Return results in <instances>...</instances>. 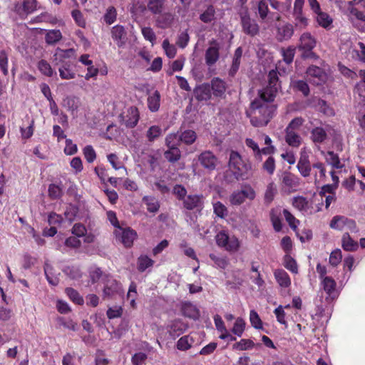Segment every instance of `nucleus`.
I'll return each instance as SVG.
<instances>
[{"label":"nucleus","instance_id":"f257e3e1","mask_svg":"<svg viewBox=\"0 0 365 365\" xmlns=\"http://www.w3.org/2000/svg\"><path fill=\"white\" fill-rule=\"evenodd\" d=\"M273 101L268 100L267 96L259 93V97L251 103L247 115L253 126L262 127L268 124L276 110V106L272 103Z\"/></svg>","mask_w":365,"mask_h":365},{"label":"nucleus","instance_id":"f03ea898","mask_svg":"<svg viewBox=\"0 0 365 365\" xmlns=\"http://www.w3.org/2000/svg\"><path fill=\"white\" fill-rule=\"evenodd\" d=\"M228 167L237 179L247 178L252 170L250 163L244 160L239 153L233 150L230 153Z\"/></svg>","mask_w":365,"mask_h":365},{"label":"nucleus","instance_id":"7ed1b4c3","mask_svg":"<svg viewBox=\"0 0 365 365\" xmlns=\"http://www.w3.org/2000/svg\"><path fill=\"white\" fill-rule=\"evenodd\" d=\"M216 244L218 247L230 252H236L240 247V242L235 235H229L224 230L219 232L215 236Z\"/></svg>","mask_w":365,"mask_h":365},{"label":"nucleus","instance_id":"20e7f679","mask_svg":"<svg viewBox=\"0 0 365 365\" xmlns=\"http://www.w3.org/2000/svg\"><path fill=\"white\" fill-rule=\"evenodd\" d=\"M305 0H294L292 11L294 26L298 29H306L309 24V19L304 12Z\"/></svg>","mask_w":365,"mask_h":365},{"label":"nucleus","instance_id":"39448f33","mask_svg":"<svg viewBox=\"0 0 365 365\" xmlns=\"http://www.w3.org/2000/svg\"><path fill=\"white\" fill-rule=\"evenodd\" d=\"M256 197L255 190L250 185H245L240 190L234 191L230 196V202L232 205H240L246 199L253 200Z\"/></svg>","mask_w":365,"mask_h":365},{"label":"nucleus","instance_id":"423d86ee","mask_svg":"<svg viewBox=\"0 0 365 365\" xmlns=\"http://www.w3.org/2000/svg\"><path fill=\"white\" fill-rule=\"evenodd\" d=\"M329 226L331 229L343 230L347 229L351 232H357L355 222L342 215H336L330 221Z\"/></svg>","mask_w":365,"mask_h":365},{"label":"nucleus","instance_id":"0eeeda50","mask_svg":"<svg viewBox=\"0 0 365 365\" xmlns=\"http://www.w3.org/2000/svg\"><path fill=\"white\" fill-rule=\"evenodd\" d=\"M197 160L201 166L208 170H215L218 164V159L216 155L210 150H205L197 155Z\"/></svg>","mask_w":365,"mask_h":365},{"label":"nucleus","instance_id":"6e6552de","mask_svg":"<svg viewBox=\"0 0 365 365\" xmlns=\"http://www.w3.org/2000/svg\"><path fill=\"white\" fill-rule=\"evenodd\" d=\"M268 81L269 86L259 93L267 96L268 100H274L279 88L278 75L276 71L272 70L269 71Z\"/></svg>","mask_w":365,"mask_h":365},{"label":"nucleus","instance_id":"1a4fd4ad","mask_svg":"<svg viewBox=\"0 0 365 365\" xmlns=\"http://www.w3.org/2000/svg\"><path fill=\"white\" fill-rule=\"evenodd\" d=\"M244 11L241 12V22L243 31L248 35L255 36L259 31L257 24L252 20L248 14V9L244 8Z\"/></svg>","mask_w":365,"mask_h":365},{"label":"nucleus","instance_id":"9d476101","mask_svg":"<svg viewBox=\"0 0 365 365\" xmlns=\"http://www.w3.org/2000/svg\"><path fill=\"white\" fill-rule=\"evenodd\" d=\"M307 77L310 82L316 85H321L327 79V73L316 66H311L307 69Z\"/></svg>","mask_w":365,"mask_h":365},{"label":"nucleus","instance_id":"9b49d317","mask_svg":"<svg viewBox=\"0 0 365 365\" xmlns=\"http://www.w3.org/2000/svg\"><path fill=\"white\" fill-rule=\"evenodd\" d=\"M36 0H23L22 3L15 4L14 11L21 17L24 18L36 10Z\"/></svg>","mask_w":365,"mask_h":365},{"label":"nucleus","instance_id":"f8f14e48","mask_svg":"<svg viewBox=\"0 0 365 365\" xmlns=\"http://www.w3.org/2000/svg\"><path fill=\"white\" fill-rule=\"evenodd\" d=\"M297 169L303 177L310 175L312 167L309 160V153L305 148L300 151V158L297 163Z\"/></svg>","mask_w":365,"mask_h":365},{"label":"nucleus","instance_id":"ddd939ff","mask_svg":"<svg viewBox=\"0 0 365 365\" xmlns=\"http://www.w3.org/2000/svg\"><path fill=\"white\" fill-rule=\"evenodd\" d=\"M209 45L210 46L205 52V62L208 66H212L219 59L220 44L216 40H212Z\"/></svg>","mask_w":365,"mask_h":365},{"label":"nucleus","instance_id":"4468645a","mask_svg":"<svg viewBox=\"0 0 365 365\" xmlns=\"http://www.w3.org/2000/svg\"><path fill=\"white\" fill-rule=\"evenodd\" d=\"M183 207L188 210L194 209L201 210L204 205V197L202 195H190L184 200Z\"/></svg>","mask_w":365,"mask_h":365},{"label":"nucleus","instance_id":"2eb2a0df","mask_svg":"<svg viewBox=\"0 0 365 365\" xmlns=\"http://www.w3.org/2000/svg\"><path fill=\"white\" fill-rule=\"evenodd\" d=\"M115 233L118 237L120 238V241L124 246L127 247H130L133 245L136 237V232L130 228L122 229L118 227Z\"/></svg>","mask_w":365,"mask_h":365},{"label":"nucleus","instance_id":"dca6fc26","mask_svg":"<svg viewBox=\"0 0 365 365\" xmlns=\"http://www.w3.org/2000/svg\"><path fill=\"white\" fill-rule=\"evenodd\" d=\"M317 44V40L309 32H304L299 38L298 48L304 51H311Z\"/></svg>","mask_w":365,"mask_h":365},{"label":"nucleus","instance_id":"f3484780","mask_svg":"<svg viewBox=\"0 0 365 365\" xmlns=\"http://www.w3.org/2000/svg\"><path fill=\"white\" fill-rule=\"evenodd\" d=\"M140 118V113L136 107L131 106L128 108L124 116V125L128 128H134Z\"/></svg>","mask_w":365,"mask_h":365},{"label":"nucleus","instance_id":"a211bd4d","mask_svg":"<svg viewBox=\"0 0 365 365\" xmlns=\"http://www.w3.org/2000/svg\"><path fill=\"white\" fill-rule=\"evenodd\" d=\"M111 36L118 47H123L126 41V31L121 25H115L111 29Z\"/></svg>","mask_w":365,"mask_h":365},{"label":"nucleus","instance_id":"6ab92c4d","mask_svg":"<svg viewBox=\"0 0 365 365\" xmlns=\"http://www.w3.org/2000/svg\"><path fill=\"white\" fill-rule=\"evenodd\" d=\"M282 185L289 191L296 190L300 184L299 178L291 173L284 172L282 177Z\"/></svg>","mask_w":365,"mask_h":365},{"label":"nucleus","instance_id":"aec40b11","mask_svg":"<svg viewBox=\"0 0 365 365\" xmlns=\"http://www.w3.org/2000/svg\"><path fill=\"white\" fill-rule=\"evenodd\" d=\"M292 205L299 211L309 212V214L320 210L319 208L316 211H313L309 202L302 196L294 197L292 199Z\"/></svg>","mask_w":365,"mask_h":365},{"label":"nucleus","instance_id":"412c9836","mask_svg":"<svg viewBox=\"0 0 365 365\" xmlns=\"http://www.w3.org/2000/svg\"><path fill=\"white\" fill-rule=\"evenodd\" d=\"M293 34L294 26L291 24L287 23L277 28V38L280 41L291 38Z\"/></svg>","mask_w":365,"mask_h":365},{"label":"nucleus","instance_id":"4be33fe9","mask_svg":"<svg viewBox=\"0 0 365 365\" xmlns=\"http://www.w3.org/2000/svg\"><path fill=\"white\" fill-rule=\"evenodd\" d=\"M195 97L197 101H207L211 98V89L208 84H202L194 90Z\"/></svg>","mask_w":365,"mask_h":365},{"label":"nucleus","instance_id":"5701e85b","mask_svg":"<svg viewBox=\"0 0 365 365\" xmlns=\"http://www.w3.org/2000/svg\"><path fill=\"white\" fill-rule=\"evenodd\" d=\"M181 312L187 317L197 319L200 317V311L197 307L190 302H184L181 304Z\"/></svg>","mask_w":365,"mask_h":365},{"label":"nucleus","instance_id":"b1692460","mask_svg":"<svg viewBox=\"0 0 365 365\" xmlns=\"http://www.w3.org/2000/svg\"><path fill=\"white\" fill-rule=\"evenodd\" d=\"M314 20L319 26L326 29H329L333 23L332 18L327 13L322 11L314 14Z\"/></svg>","mask_w":365,"mask_h":365},{"label":"nucleus","instance_id":"393cba45","mask_svg":"<svg viewBox=\"0 0 365 365\" xmlns=\"http://www.w3.org/2000/svg\"><path fill=\"white\" fill-rule=\"evenodd\" d=\"M321 285L329 297L333 298L336 296V283L333 278L331 277H324L322 280H321Z\"/></svg>","mask_w":365,"mask_h":365},{"label":"nucleus","instance_id":"a878e982","mask_svg":"<svg viewBox=\"0 0 365 365\" xmlns=\"http://www.w3.org/2000/svg\"><path fill=\"white\" fill-rule=\"evenodd\" d=\"M210 89L215 96L222 97L226 91L225 83L219 78H215L211 81Z\"/></svg>","mask_w":365,"mask_h":365},{"label":"nucleus","instance_id":"bb28decb","mask_svg":"<svg viewBox=\"0 0 365 365\" xmlns=\"http://www.w3.org/2000/svg\"><path fill=\"white\" fill-rule=\"evenodd\" d=\"M274 275L279 286L282 287H288L290 286L291 279L284 270L277 269L274 271Z\"/></svg>","mask_w":365,"mask_h":365},{"label":"nucleus","instance_id":"cd10ccee","mask_svg":"<svg viewBox=\"0 0 365 365\" xmlns=\"http://www.w3.org/2000/svg\"><path fill=\"white\" fill-rule=\"evenodd\" d=\"M285 141L289 145L297 148L301 145L302 138L295 131L285 130Z\"/></svg>","mask_w":365,"mask_h":365},{"label":"nucleus","instance_id":"c85d7f7f","mask_svg":"<svg viewBox=\"0 0 365 365\" xmlns=\"http://www.w3.org/2000/svg\"><path fill=\"white\" fill-rule=\"evenodd\" d=\"M160 95L158 91L150 94L148 98V106L151 112H156L160 108Z\"/></svg>","mask_w":365,"mask_h":365},{"label":"nucleus","instance_id":"c756f323","mask_svg":"<svg viewBox=\"0 0 365 365\" xmlns=\"http://www.w3.org/2000/svg\"><path fill=\"white\" fill-rule=\"evenodd\" d=\"M341 246L346 251L353 252L357 250L358 244L351 239L348 233H344L341 238Z\"/></svg>","mask_w":365,"mask_h":365},{"label":"nucleus","instance_id":"7c9ffc66","mask_svg":"<svg viewBox=\"0 0 365 365\" xmlns=\"http://www.w3.org/2000/svg\"><path fill=\"white\" fill-rule=\"evenodd\" d=\"M327 138V134L324 128L317 127L311 131V138L315 143H322Z\"/></svg>","mask_w":365,"mask_h":365},{"label":"nucleus","instance_id":"2f4dec72","mask_svg":"<svg viewBox=\"0 0 365 365\" xmlns=\"http://www.w3.org/2000/svg\"><path fill=\"white\" fill-rule=\"evenodd\" d=\"M120 290V284L115 280L109 281L103 289V297H110Z\"/></svg>","mask_w":365,"mask_h":365},{"label":"nucleus","instance_id":"473e14b6","mask_svg":"<svg viewBox=\"0 0 365 365\" xmlns=\"http://www.w3.org/2000/svg\"><path fill=\"white\" fill-rule=\"evenodd\" d=\"M143 202L145 204L148 211L155 213L159 210L160 203L158 200L152 196H145Z\"/></svg>","mask_w":365,"mask_h":365},{"label":"nucleus","instance_id":"72a5a7b5","mask_svg":"<svg viewBox=\"0 0 365 365\" xmlns=\"http://www.w3.org/2000/svg\"><path fill=\"white\" fill-rule=\"evenodd\" d=\"M186 329V326L180 320H174L169 325V332L172 335L179 336Z\"/></svg>","mask_w":365,"mask_h":365},{"label":"nucleus","instance_id":"f704fd0d","mask_svg":"<svg viewBox=\"0 0 365 365\" xmlns=\"http://www.w3.org/2000/svg\"><path fill=\"white\" fill-rule=\"evenodd\" d=\"M173 21V15L171 14L166 13L158 16L156 19V25L161 29H165L170 26Z\"/></svg>","mask_w":365,"mask_h":365},{"label":"nucleus","instance_id":"c9c22d12","mask_svg":"<svg viewBox=\"0 0 365 365\" xmlns=\"http://www.w3.org/2000/svg\"><path fill=\"white\" fill-rule=\"evenodd\" d=\"M180 139V142L186 145H191L196 140L197 135L195 132L192 130H186L181 133Z\"/></svg>","mask_w":365,"mask_h":365},{"label":"nucleus","instance_id":"e433bc0d","mask_svg":"<svg viewBox=\"0 0 365 365\" xmlns=\"http://www.w3.org/2000/svg\"><path fill=\"white\" fill-rule=\"evenodd\" d=\"M165 158L170 163L177 162L181 157V152L178 148H169V150L165 152Z\"/></svg>","mask_w":365,"mask_h":365},{"label":"nucleus","instance_id":"4c0bfd02","mask_svg":"<svg viewBox=\"0 0 365 365\" xmlns=\"http://www.w3.org/2000/svg\"><path fill=\"white\" fill-rule=\"evenodd\" d=\"M164 7V0H150L148 4V9L153 14H160Z\"/></svg>","mask_w":365,"mask_h":365},{"label":"nucleus","instance_id":"58836bf2","mask_svg":"<svg viewBox=\"0 0 365 365\" xmlns=\"http://www.w3.org/2000/svg\"><path fill=\"white\" fill-rule=\"evenodd\" d=\"M62 38V34L60 30H50L46 34V41L48 44H53Z\"/></svg>","mask_w":365,"mask_h":365},{"label":"nucleus","instance_id":"ea45409f","mask_svg":"<svg viewBox=\"0 0 365 365\" xmlns=\"http://www.w3.org/2000/svg\"><path fill=\"white\" fill-rule=\"evenodd\" d=\"M193 343V339L190 336H184L177 341V348L181 351L189 349Z\"/></svg>","mask_w":365,"mask_h":365},{"label":"nucleus","instance_id":"a19ab883","mask_svg":"<svg viewBox=\"0 0 365 365\" xmlns=\"http://www.w3.org/2000/svg\"><path fill=\"white\" fill-rule=\"evenodd\" d=\"M291 84L294 89L302 92L304 96H307L309 95V88L305 81L302 80L292 81Z\"/></svg>","mask_w":365,"mask_h":365},{"label":"nucleus","instance_id":"79ce46f5","mask_svg":"<svg viewBox=\"0 0 365 365\" xmlns=\"http://www.w3.org/2000/svg\"><path fill=\"white\" fill-rule=\"evenodd\" d=\"M271 6L273 9L279 11L281 13H285L289 11L291 8V0H286L285 2L273 1L271 2Z\"/></svg>","mask_w":365,"mask_h":365},{"label":"nucleus","instance_id":"37998d69","mask_svg":"<svg viewBox=\"0 0 365 365\" xmlns=\"http://www.w3.org/2000/svg\"><path fill=\"white\" fill-rule=\"evenodd\" d=\"M209 257L214 262L217 268L224 269L227 267L229 264V261L225 257H218L212 253L210 254Z\"/></svg>","mask_w":365,"mask_h":365},{"label":"nucleus","instance_id":"c03bdc74","mask_svg":"<svg viewBox=\"0 0 365 365\" xmlns=\"http://www.w3.org/2000/svg\"><path fill=\"white\" fill-rule=\"evenodd\" d=\"M53 267L46 263L44 267V272L48 282L52 285H56L58 282V277L53 274Z\"/></svg>","mask_w":365,"mask_h":365},{"label":"nucleus","instance_id":"a18cd8bd","mask_svg":"<svg viewBox=\"0 0 365 365\" xmlns=\"http://www.w3.org/2000/svg\"><path fill=\"white\" fill-rule=\"evenodd\" d=\"M154 261L147 256H140L138 260V268L140 272H144L147 268L152 267Z\"/></svg>","mask_w":365,"mask_h":365},{"label":"nucleus","instance_id":"49530a36","mask_svg":"<svg viewBox=\"0 0 365 365\" xmlns=\"http://www.w3.org/2000/svg\"><path fill=\"white\" fill-rule=\"evenodd\" d=\"M162 47L165 51L166 56L170 58H173L177 53L175 46L170 44L168 39H165L163 42Z\"/></svg>","mask_w":365,"mask_h":365},{"label":"nucleus","instance_id":"de8ad7c7","mask_svg":"<svg viewBox=\"0 0 365 365\" xmlns=\"http://www.w3.org/2000/svg\"><path fill=\"white\" fill-rule=\"evenodd\" d=\"M245 322L242 318H237L234 324L232 329V332L238 336H241L245 331Z\"/></svg>","mask_w":365,"mask_h":365},{"label":"nucleus","instance_id":"09e8293b","mask_svg":"<svg viewBox=\"0 0 365 365\" xmlns=\"http://www.w3.org/2000/svg\"><path fill=\"white\" fill-rule=\"evenodd\" d=\"M254 342L250 339H241L239 342L233 345V349L240 351H244L253 348Z\"/></svg>","mask_w":365,"mask_h":365},{"label":"nucleus","instance_id":"8fccbe9b","mask_svg":"<svg viewBox=\"0 0 365 365\" xmlns=\"http://www.w3.org/2000/svg\"><path fill=\"white\" fill-rule=\"evenodd\" d=\"M180 142V135L177 133H170L165 138V144L168 148H178Z\"/></svg>","mask_w":365,"mask_h":365},{"label":"nucleus","instance_id":"3c124183","mask_svg":"<svg viewBox=\"0 0 365 365\" xmlns=\"http://www.w3.org/2000/svg\"><path fill=\"white\" fill-rule=\"evenodd\" d=\"M214 213L220 218H225L227 215V209L222 202L213 203Z\"/></svg>","mask_w":365,"mask_h":365},{"label":"nucleus","instance_id":"603ef678","mask_svg":"<svg viewBox=\"0 0 365 365\" xmlns=\"http://www.w3.org/2000/svg\"><path fill=\"white\" fill-rule=\"evenodd\" d=\"M281 52L285 63L289 64L293 61L295 54V48L294 47L289 46L287 48H282Z\"/></svg>","mask_w":365,"mask_h":365},{"label":"nucleus","instance_id":"864d4df0","mask_svg":"<svg viewBox=\"0 0 365 365\" xmlns=\"http://www.w3.org/2000/svg\"><path fill=\"white\" fill-rule=\"evenodd\" d=\"M283 214H284V218L285 220H287V222H288L289 225L290 226V227L294 230V231H297V226L299 224V221L298 220H297L292 214L289 211H288L287 210H283Z\"/></svg>","mask_w":365,"mask_h":365},{"label":"nucleus","instance_id":"5fc2aeb1","mask_svg":"<svg viewBox=\"0 0 365 365\" xmlns=\"http://www.w3.org/2000/svg\"><path fill=\"white\" fill-rule=\"evenodd\" d=\"M141 33L143 37L153 45L156 41V36L153 29L148 26H144L141 28Z\"/></svg>","mask_w":365,"mask_h":365},{"label":"nucleus","instance_id":"6e6d98bb","mask_svg":"<svg viewBox=\"0 0 365 365\" xmlns=\"http://www.w3.org/2000/svg\"><path fill=\"white\" fill-rule=\"evenodd\" d=\"M327 160L332 167L335 168H341L343 167V165L341 163L338 155L332 151L327 153Z\"/></svg>","mask_w":365,"mask_h":365},{"label":"nucleus","instance_id":"4d7b16f0","mask_svg":"<svg viewBox=\"0 0 365 365\" xmlns=\"http://www.w3.org/2000/svg\"><path fill=\"white\" fill-rule=\"evenodd\" d=\"M317 107L319 111L326 115L332 116L334 115V110L333 108H331L324 100L318 101Z\"/></svg>","mask_w":365,"mask_h":365},{"label":"nucleus","instance_id":"13d9d810","mask_svg":"<svg viewBox=\"0 0 365 365\" xmlns=\"http://www.w3.org/2000/svg\"><path fill=\"white\" fill-rule=\"evenodd\" d=\"M342 259V255L340 250L336 249L331 252L329 256V264L333 267H336L340 264Z\"/></svg>","mask_w":365,"mask_h":365},{"label":"nucleus","instance_id":"bf43d9fd","mask_svg":"<svg viewBox=\"0 0 365 365\" xmlns=\"http://www.w3.org/2000/svg\"><path fill=\"white\" fill-rule=\"evenodd\" d=\"M117 12L113 6H110L104 15V21L108 24H112L116 20Z\"/></svg>","mask_w":365,"mask_h":365},{"label":"nucleus","instance_id":"052dcab7","mask_svg":"<svg viewBox=\"0 0 365 365\" xmlns=\"http://www.w3.org/2000/svg\"><path fill=\"white\" fill-rule=\"evenodd\" d=\"M357 46L358 48L353 50V52L356 54V59L365 63V44L359 42Z\"/></svg>","mask_w":365,"mask_h":365},{"label":"nucleus","instance_id":"680f3d73","mask_svg":"<svg viewBox=\"0 0 365 365\" xmlns=\"http://www.w3.org/2000/svg\"><path fill=\"white\" fill-rule=\"evenodd\" d=\"M161 128L158 125L151 126L147 131L146 136L149 141H153L161 135Z\"/></svg>","mask_w":365,"mask_h":365},{"label":"nucleus","instance_id":"e2e57ef3","mask_svg":"<svg viewBox=\"0 0 365 365\" xmlns=\"http://www.w3.org/2000/svg\"><path fill=\"white\" fill-rule=\"evenodd\" d=\"M276 193L277 188L274 182L269 183L264 193L265 200L268 202H272Z\"/></svg>","mask_w":365,"mask_h":365},{"label":"nucleus","instance_id":"0e129e2a","mask_svg":"<svg viewBox=\"0 0 365 365\" xmlns=\"http://www.w3.org/2000/svg\"><path fill=\"white\" fill-rule=\"evenodd\" d=\"M38 68L43 75L47 76H51L53 73V71L50 64L44 60H41L38 62Z\"/></svg>","mask_w":365,"mask_h":365},{"label":"nucleus","instance_id":"69168bd1","mask_svg":"<svg viewBox=\"0 0 365 365\" xmlns=\"http://www.w3.org/2000/svg\"><path fill=\"white\" fill-rule=\"evenodd\" d=\"M66 293L69 297V298L77 304H82L83 302V298L80 296L77 291L73 289V288H67L66 289Z\"/></svg>","mask_w":365,"mask_h":365},{"label":"nucleus","instance_id":"338daca9","mask_svg":"<svg viewBox=\"0 0 365 365\" xmlns=\"http://www.w3.org/2000/svg\"><path fill=\"white\" fill-rule=\"evenodd\" d=\"M215 9L210 6L200 15V19L205 23H209L212 21L215 16Z\"/></svg>","mask_w":365,"mask_h":365},{"label":"nucleus","instance_id":"774afa93","mask_svg":"<svg viewBox=\"0 0 365 365\" xmlns=\"http://www.w3.org/2000/svg\"><path fill=\"white\" fill-rule=\"evenodd\" d=\"M83 153L85 158L90 163H93L96 158V151L91 145H86L83 148Z\"/></svg>","mask_w":365,"mask_h":365}]
</instances>
